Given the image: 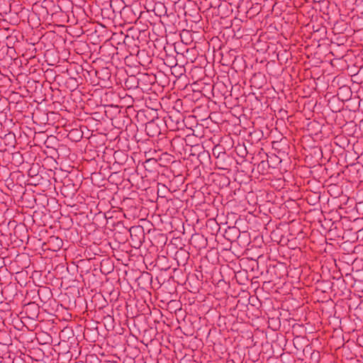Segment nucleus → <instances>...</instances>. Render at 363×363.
I'll return each mask as SVG.
<instances>
[{"instance_id":"aec40b11","label":"nucleus","mask_w":363,"mask_h":363,"mask_svg":"<svg viewBox=\"0 0 363 363\" xmlns=\"http://www.w3.org/2000/svg\"><path fill=\"white\" fill-rule=\"evenodd\" d=\"M153 116V113H147L146 114V116H142V118H139L143 122H146L145 120H144V118L146 119L147 121H150V119Z\"/></svg>"},{"instance_id":"6e6552de","label":"nucleus","mask_w":363,"mask_h":363,"mask_svg":"<svg viewBox=\"0 0 363 363\" xmlns=\"http://www.w3.org/2000/svg\"><path fill=\"white\" fill-rule=\"evenodd\" d=\"M116 94H124V96H121V101H120L121 106L130 107L132 106L133 99L131 96L128 95L127 92H105L104 95L106 97H108L109 94L116 95Z\"/></svg>"},{"instance_id":"2eb2a0df","label":"nucleus","mask_w":363,"mask_h":363,"mask_svg":"<svg viewBox=\"0 0 363 363\" xmlns=\"http://www.w3.org/2000/svg\"><path fill=\"white\" fill-rule=\"evenodd\" d=\"M353 100H355V103L350 102V104L347 105V106L354 107V108H358L360 106L361 99H359V96L357 94V96L355 97V94H353L352 95Z\"/></svg>"},{"instance_id":"dca6fc26","label":"nucleus","mask_w":363,"mask_h":363,"mask_svg":"<svg viewBox=\"0 0 363 363\" xmlns=\"http://www.w3.org/2000/svg\"><path fill=\"white\" fill-rule=\"evenodd\" d=\"M53 92H44V103L45 105H48L50 103L52 104Z\"/></svg>"},{"instance_id":"b1692460","label":"nucleus","mask_w":363,"mask_h":363,"mask_svg":"<svg viewBox=\"0 0 363 363\" xmlns=\"http://www.w3.org/2000/svg\"><path fill=\"white\" fill-rule=\"evenodd\" d=\"M216 153H218V146H216V147L213 149V155H216Z\"/></svg>"},{"instance_id":"9b49d317","label":"nucleus","mask_w":363,"mask_h":363,"mask_svg":"<svg viewBox=\"0 0 363 363\" xmlns=\"http://www.w3.org/2000/svg\"><path fill=\"white\" fill-rule=\"evenodd\" d=\"M66 96L62 95V92H53L52 104H60L65 103Z\"/></svg>"},{"instance_id":"39448f33","label":"nucleus","mask_w":363,"mask_h":363,"mask_svg":"<svg viewBox=\"0 0 363 363\" xmlns=\"http://www.w3.org/2000/svg\"><path fill=\"white\" fill-rule=\"evenodd\" d=\"M129 232L132 242L140 247L145 239L144 228L141 225L132 226Z\"/></svg>"},{"instance_id":"f03ea898","label":"nucleus","mask_w":363,"mask_h":363,"mask_svg":"<svg viewBox=\"0 0 363 363\" xmlns=\"http://www.w3.org/2000/svg\"><path fill=\"white\" fill-rule=\"evenodd\" d=\"M206 94H203V92H194L193 94H187L184 96L185 101L193 100L198 101L202 100L204 101H211L214 104L222 103L223 100V92H206Z\"/></svg>"},{"instance_id":"f8f14e48","label":"nucleus","mask_w":363,"mask_h":363,"mask_svg":"<svg viewBox=\"0 0 363 363\" xmlns=\"http://www.w3.org/2000/svg\"><path fill=\"white\" fill-rule=\"evenodd\" d=\"M245 92H244V94L241 96V97L245 98V101L248 99L252 101L255 99L257 102L261 103V98L262 97V92H259V96H257L255 92H248V94L247 95H245Z\"/></svg>"},{"instance_id":"7ed1b4c3","label":"nucleus","mask_w":363,"mask_h":363,"mask_svg":"<svg viewBox=\"0 0 363 363\" xmlns=\"http://www.w3.org/2000/svg\"><path fill=\"white\" fill-rule=\"evenodd\" d=\"M160 123L162 121L158 118V115H153L150 121L145 122V132L150 137L154 138L161 134Z\"/></svg>"},{"instance_id":"20e7f679","label":"nucleus","mask_w":363,"mask_h":363,"mask_svg":"<svg viewBox=\"0 0 363 363\" xmlns=\"http://www.w3.org/2000/svg\"><path fill=\"white\" fill-rule=\"evenodd\" d=\"M164 122L167 125L179 129L184 123L185 118L181 111L169 112Z\"/></svg>"},{"instance_id":"f3484780","label":"nucleus","mask_w":363,"mask_h":363,"mask_svg":"<svg viewBox=\"0 0 363 363\" xmlns=\"http://www.w3.org/2000/svg\"><path fill=\"white\" fill-rule=\"evenodd\" d=\"M37 94L35 96L34 101L38 104H43L44 103L45 99H44V92H35Z\"/></svg>"},{"instance_id":"a211bd4d","label":"nucleus","mask_w":363,"mask_h":363,"mask_svg":"<svg viewBox=\"0 0 363 363\" xmlns=\"http://www.w3.org/2000/svg\"><path fill=\"white\" fill-rule=\"evenodd\" d=\"M320 358V353L317 351H313L311 354V359L313 363H318Z\"/></svg>"},{"instance_id":"4be33fe9","label":"nucleus","mask_w":363,"mask_h":363,"mask_svg":"<svg viewBox=\"0 0 363 363\" xmlns=\"http://www.w3.org/2000/svg\"><path fill=\"white\" fill-rule=\"evenodd\" d=\"M53 238L55 240L56 244L58 247H61L62 245L63 242L62 239L59 238L58 237H54Z\"/></svg>"},{"instance_id":"423d86ee","label":"nucleus","mask_w":363,"mask_h":363,"mask_svg":"<svg viewBox=\"0 0 363 363\" xmlns=\"http://www.w3.org/2000/svg\"><path fill=\"white\" fill-rule=\"evenodd\" d=\"M334 92H326L325 95V100L328 102V106L330 109H337L340 110L342 108V104L339 97V92H337L336 94H333Z\"/></svg>"},{"instance_id":"1a4fd4ad","label":"nucleus","mask_w":363,"mask_h":363,"mask_svg":"<svg viewBox=\"0 0 363 363\" xmlns=\"http://www.w3.org/2000/svg\"><path fill=\"white\" fill-rule=\"evenodd\" d=\"M7 94L8 104L22 103V99L26 97L25 95L20 94L19 92H4Z\"/></svg>"},{"instance_id":"5701e85b","label":"nucleus","mask_w":363,"mask_h":363,"mask_svg":"<svg viewBox=\"0 0 363 363\" xmlns=\"http://www.w3.org/2000/svg\"><path fill=\"white\" fill-rule=\"evenodd\" d=\"M150 163H153V164H156L157 163V160H155V159H150V160H147L145 162V165L150 164ZM146 167V166H145Z\"/></svg>"},{"instance_id":"9d476101","label":"nucleus","mask_w":363,"mask_h":363,"mask_svg":"<svg viewBox=\"0 0 363 363\" xmlns=\"http://www.w3.org/2000/svg\"><path fill=\"white\" fill-rule=\"evenodd\" d=\"M355 94V97L357 96L358 92H339V97L341 100L342 104L347 102L350 104L353 100L352 95Z\"/></svg>"},{"instance_id":"6ab92c4d","label":"nucleus","mask_w":363,"mask_h":363,"mask_svg":"<svg viewBox=\"0 0 363 363\" xmlns=\"http://www.w3.org/2000/svg\"><path fill=\"white\" fill-rule=\"evenodd\" d=\"M113 100L117 101L119 102L121 101V96H124V94H116V95H111Z\"/></svg>"},{"instance_id":"412c9836","label":"nucleus","mask_w":363,"mask_h":363,"mask_svg":"<svg viewBox=\"0 0 363 363\" xmlns=\"http://www.w3.org/2000/svg\"><path fill=\"white\" fill-rule=\"evenodd\" d=\"M201 157H209L210 156H209V154L207 152L203 150V152H200L199 154V155H198V157H199V160H201L200 158Z\"/></svg>"},{"instance_id":"0eeeda50","label":"nucleus","mask_w":363,"mask_h":363,"mask_svg":"<svg viewBox=\"0 0 363 363\" xmlns=\"http://www.w3.org/2000/svg\"><path fill=\"white\" fill-rule=\"evenodd\" d=\"M233 92H223V103L227 106H236L240 103L238 94H233ZM236 94L237 92H234Z\"/></svg>"},{"instance_id":"393cba45","label":"nucleus","mask_w":363,"mask_h":363,"mask_svg":"<svg viewBox=\"0 0 363 363\" xmlns=\"http://www.w3.org/2000/svg\"><path fill=\"white\" fill-rule=\"evenodd\" d=\"M308 96H307V95L303 96V97H308Z\"/></svg>"},{"instance_id":"f257e3e1","label":"nucleus","mask_w":363,"mask_h":363,"mask_svg":"<svg viewBox=\"0 0 363 363\" xmlns=\"http://www.w3.org/2000/svg\"><path fill=\"white\" fill-rule=\"evenodd\" d=\"M143 99L145 100V106L148 109L138 111L137 117L146 116L147 113L158 115L157 111L161 107V103L157 92H146V95L143 96Z\"/></svg>"},{"instance_id":"ddd939ff","label":"nucleus","mask_w":363,"mask_h":363,"mask_svg":"<svg viewBox=\"0 0 363 363\" xmlns=\"http://www.w3.org/2000/svg\"><path fill=\"white\" fill-rule=\"evenodd\" d=\"M184 118H185V122L183 125H184L186 126L189 125L191 127L196 126L197 122H196V118L194 116L184 117Z\"/></svg>"},{"instance_id":"4468645a","label":"nucleus","mask_w":363,"mask_h":363,"mask_svg":"<svg viewBox=\"0 0 363 363\" xmlns=\"http://www.w3.org/2000/svg\"><path fill=\"white\" fill-rule=\"evenodd\" d=\"M177 95L174 97L175 99L174 101V105L173 106L174 109H175V111H181V110L183 109V102L182 100L180 99H177Z\"/></svg>"}]
</instances>
